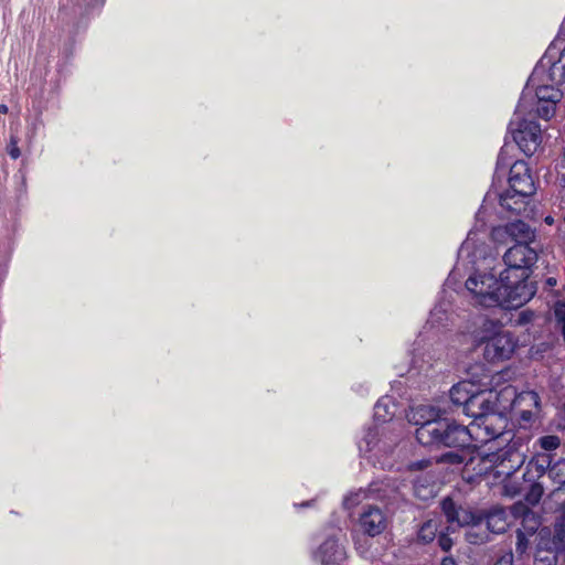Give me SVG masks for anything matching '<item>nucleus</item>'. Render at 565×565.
Returning a JSON list of instances; mask_svg holds the SVG:
<instances>
[{
    "instance_id": "4",
    "label": "nucleus",
    "mask_w": 565,
    "mask_h": 565,
    "mask_svg": "<svg viewBox=\"0 0 565 565\" xmlns=\"http://www.w3.org/2000/svg\"><path fill=\"white\" fill-rule=\"evenodd\" d=\"M494 268L491 273H475L466 280L465 287L471 296V303L483 308L499 307L501 298L500 277Z\"/></svg>"
},
{
    "instance_id": "38",
    "label": "nucleus",
    "mask_w": 565,
    "mask_h": 565,
    "mask_svg": "<svg viewBox=\"0 0 565 565\" xmlns=\"http://www.w3.org/2000/svg\"><path fill=\"white\" fill-rule=\"evenodd\" d=\"M439 313H445V315H446V313H447V310H446V309H443L441 307H439V308H438V307H436V308L434 309V315H439Z\"/></svg>"
},
{
    "instance_id": "2",
    "label": "nucleus",
    "mask_w": 565,
    "mask_h": 565,
    "mask_svg": "<svg viewBox=\"0 0 565 565\" xmlns=\"http://www.w3.org/2000/svg\"><path fill=\"white\" fill-rule=\"evenodd\" d=\"M563 93L558 85L540 79L537 84L532 83V75L522 92L518 104V114L532 113L542 119L548 120L555 114V106L562 99ZM520 115H518V118Z\"/></svg>"
},
{
    "instance_id": "43",
    "label": "nucleus",
    "mask_w": 565,
    "mask_h": 565,
    "mask_svg": "<svg viewBox=\"0 0 565 565\" xmlns=\"http://www.w3.org/2000/svg\"><path fill=\"white\" fill-rule=\"evenodd\" d=\"M495 321H497V322H499L501 327H503V326H504V323H502L501 319H498V320H495Z\"/></svg>"
},
{
    "instance_id": "19",
    "label": "nucleus",
    "mask_w": 565,
    "mask_h": 565,
    "mask_svg": "<svg viewBox=\"0 0 565 565\" xmlns=\"http://www.w3.org/2000/svg\"><path fill=\"white\" fill-rule=\"evenodd\" d=\"M345 556L344 547L334 537H328L320 544L321 565H343Z\"/></svg>"
},
{
    "instance_id": "40",
    "label": "nucleus",
    "mask_w": 565,
    "mask_h": 565,
    "mask_svg": "<svg viewBox=\"0 0 565 565\" xmlns=\"http://www.w3.org/2000/svg\"><path fill=\"white\" fill-rule=\"evenodd\" d=\"M519 318L524 319V318H531V317L529 315V311L524 310V311L520 312Z\"/></svg>"
},
{
    "instance_id": "23",
    "label": "nucleus",
    "mask_w": 565,
    "mask_h": 565,
    "mask_svg": "<svg viewBox=\"0 0 565 565\" xmlns=\"http://www.w3.org/2000/svg\"><path fill=\"white\" fill-rule=\"evenodd\" d=\"M530 196H519L512 190L499 194L500 206L509 212L520 214L526 210V199Z\"/></svg>"
},
{
    "instance_id": "32",
    "label": "nucleus",
    "mask_w": 565,
    "mask_h": 565,
    "mask_svg": "<svg viewBox=\"0 0 565 565\" xmlns=\"http://www.w3.org/2000/svg\"><path fill=\"white\" fill-rule=\"evenodd\" d=\"M437 543H438V546L444 552H449L451 550V547H452V544H454L451 537L449 536V534L444 533L441 531L438 532Z\"/></svg>"
},
{
    "instance_id": "26",
    "label": "nucleus",
    "mask_w": 565,
    "mask_h": 565,
    "mask_svg": "<svg viewBox=\"0 0 565 565\" xmlns=\"http://www.w3.org/2000/svg\"><path fill=\"white\" fill-rule=\"evenodd\" d=\"M390 398L382 397L374 405V419L377 423H387L394 417V411L390 409Z\"/></svg>"
},
{
    "instance_id": "28",
    "label": "nucleus",
    "mask_w": 565,
    "mask_h": 565,
    "mask_svg": "<svg viewBox=\"0 0 565 565\" xmlns=\"http://www.w3.org/2000/svg\"><path fill=\"white\" fill-rule=\"evenodd\" d=\"M515 553L518 554L519 557H522L523 555L527 554L530 550V540L527 537V534L521 529H518L515 531Z\"/></svg>"
},
{
    "instance_id": "12",
    "label": "nucleus",
    "mask_w": 565,
    "mask_h": 565,
    "mask_svg": "<svg viewBox=\"0 0 565 565\" xmlns=\"http://www.w3.org/2000/svg\"><path fill=\"white\" fill-rule=\"evenodd\" d=\"M472 427L477 428V434L480 441L487 444L491 440H495L504 436L507 418L502 416L498 409H495L493 412L487 413L482 416V418L473 422Z\"/></svg>"
},
{
    "instance_id": "42",
    "label": "nucleus",
    "mask_w": 565,
    "mask_h": 565,
    "mask_svg": "<svg viewBox=\"0 0 565 565\" xmlns=\"http://www.w3.org/2000/svg\"><path fill=\"white\" fill-rule=\"evenodd\" d=\"M545 222H546L547 224H553L554 220H553V217H552V216H547V217L545 218Z\"/></svg>"
},
{
    "instance_id": "5",
    "label": "nucleus",
    "mask_w": 565,
    "mask_h": 565,
    "mask_svg": "<svg viewBox=\"0 0 565 565\" xmlns=\"http://www.w3.org/2000/svg\"><path fill=\"white\" fill-rule=\"evenodd\" d=\"M504 398L510 402V408L518 416L521 426H530L541 409V398L535 391H522L516 393L513 385H505L497 393L498 402Z\"/></svg>"
},
{
    "instance_id": "10",
    "label": "nucleus",
    "mask_w": 565,
    "mask_h": 565,
    "mask_svg": "<svg viewBox=\"0 0 565 565\" xmlns=\"http://www.w3.org/2000/svg\"><path fill=\"white\" fill-rule=\"evenodd\" d=\"M540 244H514L503 255L504 274L529 278L531 268L539 259Z\"/></svg>"
},
{
    "instance_id": "9",
    "label": "nucleus",
    "mask_w": 565,
    "mask_h": 565,
    "mask_svg": "<svg viewBox=\"0 0 565 565\" xmlns=\"http://www.w3.org/2000/svg\"><path fill=\"white\" fill-rule=\"evenodd\" d=\"M501 298L500 308L505 310L518 309L526 303L534 295L535 287L533 282L529 281V278H521L514 276V280L511 279V274L499 273Z\"/></svg>"
},
{
    "instance_id": "36",
    "label": "nucleus",
    "mask_w": 565,
    "mask_h": 565,
    "mask_svg": "<svg viewBox=\"0 0 565 565\" xmlns=\"http://www.w3.org/2000/svg\"><path fill=\"white\" fill-rule=\"evenodd\" d=\"M515 321V326H525L529 322H531L532 320H523V319H520V320H514Z\"/></svg>"
},
{
    "instance_id": "14",
    "label": "nucleus",
    "mask_w": 565,
    "mask_h": 565,
    "mask_svg": "<svg viewBox=\"0 0 565 565\" xmlns=\"http://www.w3.org/2000/svg\"><path fill=\"white\" fill-rule=\"evenodd\" d=\"M505 236H509L515 244H539L535 238V233L529 224L521 220L510 222L503 226H498L492 230V238L501 242Z\"/></svg>"
},
{
    "instance_id": "17",
    "label": "nucleus",
    "mask_w": 565,
    "mask_h": 565,
    "mask_svg": "<svg viewBox=\"0 0 565 565\" xmlns=\"http://www.w3.org/2000/svg\"><path fill=\"white\" fill-rule=\"evenodd\" d=\"M360 526L369 536L381 534L386 527V518L383 511L373 505H369L360 515Z\"/></svg>"
},
{
    "instance_id": "34",
    "label": "nucleus",
    "mask_w": 565,
    "mask_h": 565,
    "mask_svg": "<svg viewBox=\"0 0 565 565\" xmlns=\"http://www.w3.org/2000/svg\"><path fill=\"white\" fill-rule=\"evenodd\" d=\"M358 502H359V493L348 495L344 499V505L349 509L352 508L353 505H355Z\"/></svg>"
},
{
    "instance_id": "33",
    "label": "nucleus",
    "mask_w": 565,
    "mask_h": 565,
    "mask_svg": "<svg viewBox=\"0 0 565 565\" xmlns=\"http://www.w3.org/2000/svg\"><path fill=\"white\" fill-rule=\"evenodd\" d=\"M563 161L565 162V146H564V152H563ZM559 184L562 185L561 190V202L565 204V172L561 174L558 178Z\"/></svg>"
},
{
    "instance_id": "22",
    "label": "nucleus",
    "mask_w": 565,
    "mask_h": 565,
    "mask_svg": "<svg viewBox=\"0 0 565 565\" xmlns=\"http://www.w3.org/2000/svg\"><path fill=\"white\" fill-rule=\"evenodd\" d=\"M473 384L471 382H459L455 384L449 391V397L455 406H461L465 411L468 402L473 394Z\"/></svg>"
},
{
    "instance_id": "20",
    "label": "nucleus",
    "mask_w": 565,
    "mask_h": 565,
    "mask_svg": "<svg viewBox=\"0 0 565 565\" xmlns=\"http://www.w3.org/2000/svg\"><path fill=\"white\" fill-rule=\"evenodd\" d=\"M443 415L444 412L440 408L422 404L412 407L407 414V418L408 422L417 426V428H422L426 426V424L439 419Z\"/></svg>"
},
{
    "instance_id": "13",
    "label": "nucleus",
    "mask_w": 565,
    "mask_h": 565,
    "mask_svg": "<svg viewBox=\"0 0 565 565\" xmlns=\"http://www.w3.org/2000/svg\"><path fill=\"white\" fill-rule=\"evenodd\" d=\"M516 348L514 337L509 332L494 333L484 345V358L489 362L504 361L511 358Z\"/></svg>"
},
{
    "instance_id": "41",
    "label": "nucleus",
    "mask_w": 565,
    "mask_h": 565,
    "mask_svg": "<svg viewBox=\"0 0 565 565\" xmlns=\"http://www.w3.org/2000/svg\"><path fill=\"white\" fill-rule=\"evenodd\" d=\"M546 281H547V284H548L550 286H554V285H556V279H555V278H553V277L547 278V280H546Z\"/></svg>"
},
{
    "instance_id": "11",
    "label": "nucleus",
    "mask_w": 565,
    "mask_h": 565,
    "mask_svg": "<svg viewBox=\"0 0 565 565\" xmlns=\"http://www.w3.org/2000/svg\"><path fill=\"white\" fill-rule=\"evenodd\" d=\"M536 547L556 555L565 554V518L557 519L552 527L539 531Z\"/></svg>"
},
{
    "instance_id": "25",
    "label": "nucleus",
    "mask_w": 565,
    "mask_h": 565,
    "mask_svg": "<svg viewBox=\"0 0 565 565\" xmlns=\"http://www.w3.org/2000/svg\"><path fill=\"white\" fill-rule=\"evenodd\" d=\"M553 457L554 456L551 455V463L547 468V475L559 489L565 484V458H559L554 461Z\"/></svg>"
},
{
    "instance_id": "8",
    "label": "nucleus",
    "mask_w": 565,
    "mask_h": 565,
    "mask_svg": "<svg viewBox=\"0 0 565 565\" xmlns=\"http://www.w3.org/2000/svg\"><path fill=\"white\" fill-rule=\"evenodd\" d=\"M483 460L490 463L495 477L502 478L505 488V482L518 479L516 473L524 463V455L514 446L507 445L497 451L487 454Z\"/></svg>"
},
{
    "instance_id": "15",
    "label": "nucleus",
    "mask_w": 565,
    "mask_h": 565,
    "mask_svg": "<svg viewBox=\"0 0 565 565\" xmlns=\"http://www.w3.org/2000/svg\"><path fill=\"white\" fill-rule=\"evenodd\" d=\"M440 509L449 524H457L458 526L479 525L482 521L480 514L458 505L450 497L441 500Z\"/></svg>"
},
{
    "instance_id": "35",
    "label": "nucleus",
    "mask_w": 565,
    "mask_h": 565,
    "mask_svg": "<svg viewBox=\"0 0 565 565\" xmlns=\"http://www.w3.org/2000/svg\"><path fill=\"white\" fill-rule=\"evenodd\" d=\"M440 565H458L452 556H445L441 558Z\"/></svg>"
},
{
    "instance_id": "3",
    "label": "nucleus",
    "mask_w": 565,
    "mask_h": 565,
    "mask_svg": "<svg viewBox=\"0 0 565 565\" xmlns=\"http://www.w3.org/2000/svg\"><path fill=\"white\" fill-rule=\"evenodd\" d=\"M550 463L551 454H536L526 463L522 472V481L515 479L505 482V492L511 497L523 494L526 502L532 505L537 504L544 494V487L540 479L547 473Z\"/></svg>"
},
{
    "instance_id": "18",
    "label": "nucleus",
    "mask_w": 565,
    "mask_h": 565,
    "mask_svg": "<svg viewBox=\"0 0 565 565\" xmlns=\"http://www.w3.org/2000/svg\"><path fill=\"white\" fill-rule=\"evenodd\" d=\"M498 409L497 403L492 402L486 392H473L463 414L472 417L473 422L482 418L487 413Z\"/></svg>"
},
{
    "instance_id": "30",
    "label": "nucleus",
    "mask_w": 565,
    "mask_h": 565,
    "mask_svg": "<svg viewBox=\"0 0 565 565\" xmlns=\"http://www.w3.org/2000/svg\"><path fill=\"white\" fill-rule=\"evenodd\" d=\"M542 449L546 451L555 450L561 445V439L556 435H546L540 438Z\"/></svg>"
},
{
    "instance_id": "7",
    "label": "nucleus",
    "mask_w": 565,
    "mask_h": 565,
    "mask_svg": "<svg viewBox=\"0 0 565 565\" xmlns=\"http://www.w3.org/2000/svg\"><path fill=\"white\" fill-rule=\"evenodd\" d=\"M561 39H556L546 50L532 72V83L540 79L561 85L565 82V47L561 46Z\"/></svg>"
},
{
    "instance_id": "6",
    "label": "nucleus",
    "mask_w": 565,
    "mask_h": 565,
    "mask_svg": "<svg viewBox=\"0 0 565 565\" xmlns=\"http://www.w3.org/2000/svg\"><path fill=\"white\" fill-rule=\"evenodd\" d=\"M518 115L516 108L509 129L520 150L525 156L531 157L536 152L542 142V129L540 125L534 121V118L537 117L535 113H532L531 116L529 113H523L520 114L519 118Z\"/></svg>"
},
{
    "instance_id": "21",
    "label": "nucleus",
    "mask_w": 565,
    "mask_h": 565,
    "mask_svg": "<svg viewBox=\"0 0 565 565\" xmlns=\"http://www.w3.org/2000/svg\"><path fill=\"white\" fill-rule=\"evenodd\" d=\"M482 516V521L479 524L484 523L487 529L493 534L504 533L509 526L508 514L504 508L494 507L486 513H479Z\"/></svg>"
},
{
    "instance_id": "31",
    "label": "nucleus",
    "mask_w": 565,
    "mask_h": 565,
    "mask_svg": "<svg viewBox=\"0 0 565 565\" xmlns=\"http://www.w3.org/2000/svg\"><path fill=\"white\" fill-rule=\"evenodd\" d=\"M18 143H19L18 136L12 134L10 136V140L7 146V152L10 156V158L13 160H17L21 156V151H20Z\"/></svg>"
},
{
    "instance_id": "27",
    "label": "nucleus",
    "mask_w": 565,
    "mask_h": 565,
    "mask_svg": "<svg viewBox=\"0 0 565 565\" xmlns=\"http://www.w3.org/2000/svg\"><path fill=\"white\" fill-rule=\"evenodd\" d=\"M558 555L547 553L545 550L535 548L534 565H557Z\"/></svg>"
},
{
    "instance_id": "29",
    "label": "nucleus",
    "mask_w": 565,
    "mask_h": 565,
    "mask_svg": "<svg viewBox=\"0 0 565 565\" xmlns=\"http://www.w3.org/2000/svg\"><path fill=\"white\" fill-rule=\"evenodd\" d=\"M465 449H455L452 451H447L440 456L439 461L450 465H459L465 462L466 455L463 454Z\"/></svg>"
},
{
    "instance_id": "39",
    "label": "nucleus",
    "mask_w": 565,
    "mask_h": 565,
    "mask_svg": "<svg viewBox=\"0 0 565 565\" xmlns=\"http://www.w3.org/2000/svg\"><path fill=\"white\" fill-rule=\"evenodd\" d=\"M9 108L6 104H0V114H7Z\"/></svg>"
},
{
    "instance_id": "37",
    "label": "nucleus",
    "mask_w": 565,
    "mask_h": 565,
    "mask_svg": "<svg viewBox=\"0 0 565 565\" xmlns=\"http://www.w3.org/2000/svg\"><path fill=\"white\" fill-rule=\"evenodd\" d=\"M313 502H315V500H309V501L302 502L301 504H295V507H310L313 504Z\"/></svg>"
},
{
    "instance_id": "16",
    "label": "nucleus",
    "mask_w": 565,
    "mask_h": 565,
    "mask_svg": "<svg viewBox=\"0 0 565 565\" xmlns=\"http://www.w3.org/2000/svg\"><path fill=\"white\" fill-rule=\"evenodd\" d=\"M509 185L510 190L520 198L531 196L535 193V184L526 162L518 160L512 164L510 168Z\"/></svg>"
},
{
    "instance_id": "24",
    "label": "nucleus",
    "mask_w": 565,
    "mask_h": 565,
    "mask_svg": "<svg viewBox=\"0 0 565 565\" xmlns=\"http://www.w3.org/2000/svg\"><path fill=\"white\" fill-rule=\"evenodd\" d=\"M440 521L438 519H429L425 521L417 531V541L422 544L431 543L439 532Z\"/></svg>"
},
{
    "instance_id": "1",
    "label": "nucleus",
    "mask_w": 565,
    "mask_h": 565,
    "mask_svg": "<svg viewBox=\"0 0 565 565\" xmlns=\"http://www.w3.org/2000/svg\"><path fill=\"white\" fill-rule=\"evenodd\" d=\"M415 437L422 446L430 449H466L472 444L469 427L445 416L416 428Z\"/></svg>"
}]
</instances>
